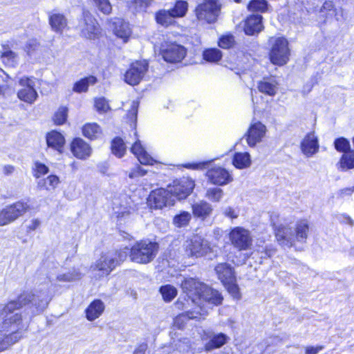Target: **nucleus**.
Segmentation results:
<instances>
[{"label": "nucleus", "instance_id": "obj_1", "mask_svg": "<svg viewBox=\"0 0 354 354\" xmlns=\"http://www.w3.org/2000/svg\"><path fill=\"white\" fill-rule=\"evenodd\" d=\"M50 299L49 284L44 283L32 291L22 292L17 301H11L3 307V321L0 324V353L22 339L23 330H27L28 326L25 327L19 309L28 306L33 316L43 312Z\"/></svg>", "mask_w": 354, "mask_h": 354}, {"label": "nucleus", "instance_id": "obj_2", "mask_svg": "<svg viewBox=\"0 0 354 354\" xmlns=\"http://www.w3.org/2000/svg\"><path fill=\"white\" fill-rule=\"evenodd\" d=\"M309 232V225L306 221H300L295 230L283 225L275 228V236L278 243L283 247L290 248L296 242L305 243Z\"/></svg>", "mask_w": 354, "mask_h": 354}, {"label": "nucleus", "instance_id": "obj_3", "mask_svg": "<svg viewBox=\"0 0 354 354\" xmlns=\"http://www.w3.org/2000/svg\"><path fill=\"white\" fill-rule=\"evenodd\" d=\"M129 248L125 247L119 250H111L103 253L92 266L94 270H98L102 276H106L120 265L127 257Z\"/></svg>", "mask_w": 354, "mask_h": 354}, {"label": "nucleus", "instance_id": "obj_4", "mask_svg": "<svg viewBox=\"0 0 354 354\" xmlns=\"http://www.w3.org/2000/svg\"><path fill=\"white\" fill-rule=\"evenodd\" d=\"M159 245L156 242L142 240L136 242L129 250V257L133 262L146 264L156 257Z\"/></svg>", "mask_w": 354, "mask_h": 354}, {"label": "nucleus", "instance_id": "obj_5", "mask_svg": "<svg viewBox=\"0 0 354 354\" xmlns=\"http://www.w3.org/2000/svg\"><path fill=\"white\" fill-rule=\"evenodd\" d=\"M269 42V59L271 63L280 66L285 65L288 62L290 55L287 39L284 37H271Z\"/></svg>", "mask_w": 354, "mask_h": 354}, {"label": "nucleus", "instance_id": "obj_6", "mask_svg": "<svg viewBox=\"0 0 354 354\" xmlns=\"http://www.w3.org/2000/svg\"><path fill=\"white\" fill-rule=\"evenodd\" d=\"M221 5L218 0H203L195 9L198 21L205 24H214L221 12Z\"/></svg>", "mask_w": 354, "mask_h": 354}, {"label": "nucleus", "instance_id": "obj_7", "mask_svg": "<svg viewBox=\"0 0 354 354\" xmlns=\"http://www.w3.org/2000/svg\"><path fill=\"white\" fill-rule=\"evenodd\" d=\"M30 209L28 201L21 200L6 206L0 211V226L10 224Z\"/></svg>", "mask_w": 354, "mask_h": 354}, {"label": "nucleus", "instance_id": "obj_8", "mask_svg": "<svg viewBox=\"0 0 354 354\" xmlns=\"http://www.w3.org/2000/svg\"><path fill=\"white\" fill-rule=\"evenodd\" d=\"M183 248L185 254L189 257H201L212 250L210 243L201 236L194 235L187 239Z\"/></svg>", "mask_w": 354, "mask_h": 354}, {"label": "nucleus", "instance_id": "obj_9", "mask_svg": "<svg viewBox=\"0 0 354 354\" xmlns=\"http://www.w3.org/2000/svg\"><path fill=\"white\" fill-rule=\"evenodd\" d=\"M175 200L169 189L160 188L152 191L148 198L147 203L151 209H162L165 207L174 205Z\"/></svg>", "mask_w": 354, "mask_h": 354}, {"label": "nucleus", "instance_id": "obj_10", "mask_svg": "<svg viewBox=\"0 0 354 354\" xmlns=\"http://www.w3.org/2000/svg\"><path fill=\"white\" fill-rule=\"evenodd\" d=\"M125 143L131 145V151L137 158L141 165H152L156 162L147 152L141 141L139 140L136 131L133 132V136H130L129 138L126 139Z\"/></svg>", "mask_w": 354, "mask_h": 354}, {"label": "nucleus", "instance_id": "obj_11", "mask_svg": "<svg viewBox=\"0 0 354 354\" xmlns=\"http://www.w3.org/2000/svg\"><path fill=\"white\" fill-rule=\"evenodd\" d=\"M267 133V127L261 122L252 120L247 132L245 134V140L250 147H254L258 143L263 141Z\"/></svg>", "mask_w": 354, "mask_h": 354}, {"label": "nucleus", "instance_id": "obj_12", "mask_svg": "<svg viewBox=\"0 0 354 354\" xmlns=\"http://www.w3.org/2000/svg\"><path fill=\"white\" fill-rule=\"evenodd\" d=\"M194 186V181L191 178L183 177L174 181L173 185L168 187V189L173 198L175 196L178 200H181L191 194Z\"/></svg>", "mask_w": 354, "mask_h": 354}, {"label": "nucleus", "instance_id": "obj_13", "mask_svg": "<svg viewBox=\"0 0 354 354\" xmlns=\"http://www.w3.org/2000/svg\"><path fill=\"white\" fill-rule=\"evenodd\" d=\"M82 19L80 20L79 26L82 35L88 39H94L100 32V27L96 19L88 10H83Z\"/></svg>", "mask_w": 354, "mask_h": 354}, {"label": "nucleus", "instance_id": "obj_14", "mask_svg": "<svg viewBox=\"0 0 354 354\" xmlns=\"http://www.w3.org/2000/svg\"><path fill=\"white\" fill-rule=\"evenodd\" d=\"M148 69L146 61L136 62L130 66L124 75V81L130 85H137L144 77Z\"/></svg>", "mask_w": 354, "mask_h": 354}, {"label": "nucleus", "instance_id": "obj_15", "mask_svg": "<svg viewBox=\"0 0 354 354\" xmlns=\"http://www.w3.org/2000/svg\"><path fill=\"white\" fill-rule=\"evenodd\" d=\"M232 244L239 250H245L252 245V237L248 230L241 227H234L230 233Z\"/></svg>", "mask_w": 354, "mask_h": 354}, {"label": "nucleus", "instance_id": "obj_16", "mask_svg": "<svg viewBox=\"0 0 354 354\" xmlns=\"http://www.w3.org/2000/svg\"><path fill=\"white\" fill-rule=\"evenodd\" d=\"M19 83L23 87L17 92L19 99L26 103L33 104L38 97V94L34 88V80L24 77L19 80Z\"/></svg>", "mask_w": 354, "mask_h": 354}, {"label": "nucleus", "instance_id": "obj_17", "mask_svg": "<svg viewBox=\"0 0 354 354\" xmlns=\"http://www.w3.org/2000/svg\"><path fill=\"white\" fill-rule=\"evenodd\" d=\"M162 56L165 61L170 63L180 62L187 54L186 48L176 43H170L162 47Z\"/></svg>", "mask_w": 354, "mask_h": 354}, {"label": "nucleus", "instance_id": "obj_18", "mask_svg": "<svg viewBox=\"0 0 354 354\" xmlns=\"http://www.w3.org/2000/svg\"><path fill=\"white\" fill-rule=\"evenodd\" d=\"M206 176L211 183L219 186L225 185L233 180L229 171L221 167L209 169L206 173Z\"/></svg>", "mask_w": 354, "mask_h": 354}, {"label": "nucleus", "instance_id": "obj_19", "mask_svg": "<svg viewBox=\"0 0 354 354\" xmlns=\"http://www.w3.org/2000/svg\"><path fill=\"white\" fill-rule=\"evenodd\" d=\"M300 148L306 157H312L319 151V140L314 131L306 135L301 142Z\"/></svg>", "mask_w": 354, "mask_h": 354}, {"label": "nucleus", "instance_id": "obj_20", "mask_svg": "<svg viewBox=\"0 0 354 354\" xmlns=\"http://www.w3.org/2000/svg\"><path fill=\"white\" fill-rule=\"evenodd\" d=\"M263 17L260 15H251L244 21L243 30L245 35H258L263 29Z\"/></svg>", "mask_w": 354, "mask_h": 354}, {"label": "nucleus", "instance_id": "obj_21", "mask_svg": "<svg viewBox=\"0 0 354 354\" xmlns=\"http://www.w3.org/2000/svg\"><path fill=\"white\" fill-rule=\"evenodd\" d=\"M203 285V283L193 278L185 279L181 283L182 289L194 303H198L196 300L199 293H201Z\"/></svg>", "mask_w": 354, "mask_h": 354}, {"label": "nucleus", "instance_id": "obj_22", "mask_svg": "<svg viewBox=\"0 0 354 354\" xmlns=\"http://www.w3.org/2000/svg\"><path fill=\"white\" fill-rule=\"evenodd\" d=\"M71 150L77 158L87 159L91 156L92 149L89 145L81 138H75L71 145Z\"/></svg>", "mask_w": 354, "mask_h": 354}, {"label": "nucleus", "instance_id": "obj_23", "mask_svg": "<svg viewBox=\"0 0 354 354\" xmlns=\"http://www.w3.org/2000/svg\"><path fill=\"white\" fill-rule=\"evenodd\" d=\"M192 209L194 217L201 221H205L209 218L214 210L212 204L204 200L199 201L192 204Z\"/></svg>", "mask_w": 354, "mask_h": 354}, {"label": "nucleus", "instance_id": "obj_24", "mask_svg": "<svg viewBox=\"0 0 354 354\" xmlns=\"http://www.w3.org/2000/svg\"><path fill=\"white\" fill-rule=\"evenodd\" d=\"M201 288V293H199L197 298L199 301L203 300L214 305L221 304L223 297L218 291L211 288L205 283H203Z\"/></svg>", "mask_w": 354, "mask_h": 354}, {"label": "nucleus", "instance_id": "obj_25", "mask_svg": "<svg viewBox=\"0 0 354 354\" xmlns=\"http://www.w3.org/2000/svg\"><path fill=\"white\" fill-rule=\"evenodd\" d=\"M113 26L115 35L122 39L124 41H127L131 33L129 23L122 19L117 18L113 22Z\"/></svg>", "mask_w": 354, "mask_h": 354}, {"label": "nucleus", "instance_id": "obj_26", "mask_svg": "<svg viewBox=\"0 0 354 354\" xmlns=\"http://www.w3.org/2000/svg\"><path fill=\"white\" fill-rule=\"evenodd\" d=\"M218 279L222 283L234 280L235 274L232 266L227 263H218L214 268Z\"/></svg>", "mask_w": 354, "mask_h": 354}, {"label": "nucleus", "instance_id": "obj_27", "mask_svg": "<svg viewBox=\"0 0 354 354\" xmlns=\"http://www.w3.org/2000/svg\"><path fill=\"white\" fill-rule=\"evenodd\" d=\"M104 310V304L100 299H95L90 304L86 310L87 319L93 321L98 318Z\"/></svg>", "mask_w": 354, "mask_h": 354}, {"label": "nucleus", "instance_id": "obj_28", "mask_svg": "<svg viewBox=\"0 0 354 354\" xmlns=\"http://www.w3.org/2000/svg\"><path fill=\"white\" fill-rule=\"evenodd\" d=\"M46 142L49 147H52L58 151H61V149L64 145L65 140L64 136L59 132L52 131L46 136Z\"/></svg>", "mask_w": 354, "mask_h": 354}, {"label": "nucleus", "instance_id": "obj_29", "mask_svg": "<svg viewBox=\"0 0 354 354\" xmlns=\"http://www.w3.org/2000/svg\"><path fill=\"white\" fill-rule=\"evenodd\" d=\"M175 18L171 10H160L155 14L156 23L164 27L173 24Z\"/></svg>", "mask_w": 354, "mask_h": 354}, {"label": "nucleus", "instance_id": "obj_30", "mask_svg": "<svg viewBox=\"0 0 354 354\" xmlns=\"http://www.w3.org/2000/svg\"><path fill=\"white\" fill-rule=\"evenodd\" d=\"M228 337L223 333L214 334L210 337V339L205 345L206 351H211L214 349L221 348L227 341Z\"/></svg>", "mask_w": 354, "mask_h": 354}, {"label": "nucleus", "instance_id": "obj_31", "mask_svg": "<svg viewBox=\"0 0 354 354\" xmlns=\"http://www.w3.org/2000/svg\"><path fill=\"white\" fill-rule=\"evenodd\" d=\"M49 23L52 29L57 32H62L67 26L66 17L59 13L50 15Z\"/></svg>", "mask_w": 354, "mask_h": 354}, {"label": "nucleus", "instance_id": "obj_32", "mask_svg": "<svg viewBox=\"0 0 354 354\" xmlns=\"http://www.w3.org/2000/svg\"><path fill=\"white\" fill-rule=\"evenodd\" d=\"M124 199L125 201V204H120L117 201L113 202L114 214L118 218H124L131 214L134 211V208L129 205L127 201V197L124 196Z\"/></svg>", "mask_w": 354, "mask_h": 354}, {"label": "nucleus", "instance_id": "obj_33", "mask_svg": "<svg viewBox=\"0 0 354 354\" xmlns=\"http://www.w3.org/2000/svg\"><path fill=\"white\" fill-rule=\"evenodd\" d=\"M232 163L238 169H245L251 165L250 155L248 152H238L234 155Z\"/></svg>", "mask_w": 354, "mask_h": 354}, {"label": "nucleus", "instance_id": "obj_34", "mask_svg": "<svg viewBox=\"0 0 354 354\" xmlns=\"http://www.w3.org/2000/svg\"><path fill=\"white\" fill-rule=\"evenodd\" d=\"M200 316L201 314L198 312L188 311L176 316L174 324L178 328H183L187 321L199 319Z\"/></svg>", "mask_w": 354, "mask_h": 354}, {"label": "nucleus", "instance_id": "obj_35", "mask_svg": "<svg viewBox=\"0 0 354 354\" xmlns=\"http://www.w3.org/2000/svg\"><path fill=\"white\" fill-rule=\"evenodd\" d=\"M258 89L260 92L270 96H274L277 90V83L273 80L264 79L258 84Z\"/></svg>", "mask_w": 354, "mask_h": 354}, {"label": "nucleus", "instance_id": "obj_36", "mask_svg": "<svg viewBox=\"0 0 354 354\" xmlns=\"http://www.w3.org/2000/svg\"><path fill=\"white\" fill-rule=\"evenodd\" d=\"M59 178L56 175H50L47 178L41 179L37 183L39 189L48 191L54 190L59 183Z\"/></svg>", "mask_w": 354, "mask_h": 354}, {"label": "nucleus", "instance_id": "obj_37", "mask_svg": "<svg viewBox=\"0 0 354 354\" xmlns=\"http://www.w3.org/2000/svg\"><path fill=\"white\" fill-rule=\"evenodd\" d=\"M96 82V77L92 75L82 78L74 84L73 91L79 93L86 92L89 85H93L95 84Z\"/></svg>", "mask_w": 354, "mask_h": 354}, {"label": "nucleus", "instance_id": "obj_38", "mask_svg": "<svg viewBox=\"0 0 354 354\" xmlns=\"http://www.w3.org/2000/svg\"><path fill=\"white\" fill-rule=\"evenodd\" d=\"M1 59L2 62L9 67H15L18 64L17 55L5 47H3V50L1 52Z\"/></svg>", "mask_w": 354, "mask_h": 354}, {"label": "nucleus", "instance_id": "obj_39", "mask_svg": "<svg viewBox=\"0 0 354 354\" xmlns=\"http://www.w3.org/2000/svg\"><path fill=\"white\" fill-rule=\"evenodd\" d=\"M337 165L339 169L342 171H346L354 168V150L344 153Z\"/></svg>", "mask_w": 354, "mask_h": 354}, {"label": "nucleus", "instance_id": "obj_40", "mask_svg": "<svg viewBox=\"0 0 354 354\" xmlns=\"http://www.w3.org/2000/svg\"><path fill=\"white\" fill-rule=\"evenodd\" d=\"M82 131L84 136L91 140L96 139L101 135L100 127L95 123L84 125Z\"/></svg>", "mask_w": 354, "mask_h": 354}, {"label": "nucleus", "instance_id": "obj_41", "mask_svg": "<svg viewBox=\"0 0 354 354\" xmlns=\"http://www.w3.org/2000/svg\"><path fill=\"white\" fill-rule=\"evenodd\" d=\"M192 219V214L189 212L181 211L173 218V224L177 227H183L188 225Z\"/></svg>", "mask_w": 354, "mask_h": 354}, {"label": "nucleus", "instance_id": "obj_42", "mask_svg": "<svg viewBox=\"0 0 354 354\" xmlns=\"http://www.w3.org/2000/svg\"><path fill=\"white\" fill-rule=\"evenodd\" d=\"M126 146L123 140L120 138H115L111 143L112 153L118 158H122L126 152Z\"/></svg>", "mask_w": 354, "mask_h": 354}, {"label": "nucleus", "instance_id": "obj_43", "mask_svg": "<svg viewBox=\"0 0 354 354\" xmlns=\"http://www.w3.org/2000/svg\"><path fill=\"white\" fill-rule=\"evenodd\" d=\"M82 274L76 269L68 271L66 273L59 274L57 276V279L61 282H71L81 279Z\"/></svg>", "mask_w": 354, "mask_h": 354}, {"label": "nucleus", "instance_id": "obj_44", "mask_svg": "<svg viewBox=\"0 0 354 354\" xmlns=\"http://www.w3.org/2000/svg\"><path fill=\"white\" fill-rule=\"evenodd\" d=\"M203 56L207 62H217L221 59L222 53L218 48H209L204 50Z\"/></svg>", "mask_w": 354, "mask_h": 354}, {"label": "nucleus", "instance_id": "obj_45", "mask_svg": "<svg viewBox=\"0 0 354 354\" xmlns=\"http://www.w3.org/2000/svg\"><path fill=\"white\" fill-rule=\"evenodd\" d=\"M160 292L166 302L171 301L177 295V290L171 285L161 286Z\"/></svg>", "mask_w": 354, "mask_h": 354}, {"label": "nucleus", "instance_id": "obj_46", "mask_svg": "<svg viewBox=\"0 0 354 354\" xmlns=\"http://www.w3.org/2000/svg\"><path fill=\"white\" fill-rule=\"evenodd\" d=\"M224 195L223 189L218 187H212L207 189L205 197L209 201L218 203L221 201Z\"/></svg>", "mask_w": 354, "mask_h": 354}, {"label": "nucleus", "instance_id": "obj_47", "mask_svg": "<svg viewBox=\"0 0 354 354\" xmlns=\"http://www.w3.org/2000/svg\"><path fill=\"white\" fill-rule=\"evenodd\" d=\"M268 4L266 0H252L248 8L250 11L264 12L268 10Z\"/></svg>", "mask_w": 354, "mask_h": 354}, {"label": "nucleus", "instance_id": "obj_48", "mask_svg": "<svg viewBox=\"0 0 354 354\" xmlns=\"http://www.w3.org/2000/svg\"><path fill=\"white\" fill-rule=\"evenodd\" d=\"M188 8V3L186 1H176L174 8L171 9L174 17H182L185 15Z\"/></svg>", "mask_w": 354, "mask_h": 354}, {"label": "nucleus", "instance_id": "obj_49", "mask_svg": "<svg viewBox=\"0 0 354 354\" xmlns=\"http://www.w3.org/2000/svg\"><path fill=\"white\" fill-rule=\"evenodd\" d=\"M218 46L223 49H229L235 44L234 37L232 34L222 35L218 41Z\"/></svg>", "mask_w": 354, "mask_h": 354}, {"label": "nucleus", "instance_id": "obj_50", "mask_svg": "<svg viewBox=\"0 0 354 354\" xmlns=\"http://www.w3.org/2000/svg\"><path fill=\"white\" fill-rule=\"evenodd\" d=\"M223 284L234 298L237 299L241 298L239 288L236 282V277L234 278V280H230Z\"/></svg>", "mask_w": 354, "mask_h": 354}, {"label": "nucleus", "instance_id": "obj_51", "mask_svg": "<svg viewBox=\"0 0 354 354\" xmlns=\"http://www.w3.org/2000/svg\"><path fill=\"white\" fill-rule=\"evenodd\" d=\"M334 146L337 151L344 153L351 151L349 141L343 137L337 138L334 142Z\"/></svg>", "mask_w": 354, "mask_h": 354}, {"label": "nucleus", "instance_id": "obj_52", "mask_svg": "<svg viewBox=\"0 0 354 354\" xmlns=\"http://www.w3.org/2000/svg\"><path fill=\"white\" fill-rule=\"evenodd\" d=\"M95 4L98 10L104 15H109L112 10V6L109 0H95Z\"/></svg>", "mask_w": 354, "mask_h": 354}, {"label": "nucleus", "instance_id": "obj_53", "mask_svg": "<svg viewBox=\"0 0 354 354\" xmlns=\"http://www.w3.org/2000/svg\"><path fill=\"white\" fill-rule=\"evenodd\" d=\"M147 171L142 167L140 165L136 164L129 172L128 176L131 179H137L144 176Z\"/></svg>", "mask_w": 354, "mask_h": 354}, {"label": "nucleus", "instance_id": "obj_54", "mask_svg": "<svg viewBox=\"0 0 354 354\" xmlns=\"http://www.w3.org/2000/svg\"><path fill=\"white\" fill-rule=\"evenodd\" d=\"M68 109L66 107H60L54 115V121L56 124H63L67 118Z\"/></svg>", "mask_w": 354, "mask_h": 354}, {"label": "nucleus", "instance_id": "obj_55", "mask_svg": "<svg viewBox=\"0 0 354 354\" xmlns=\"http://www.w3.org/2000/svg\"><path fill=\"white\" fill-rule=\"evenodd\" d=\"M95 106L100 112H106L109 109L108 102L104 97H100L95 100Z\"/></svg>", "mask_w": 354, "mask_h": 354}, {"label": "nucleus", "instance_id": "obj_56", "mask_svg": "<svg viewBox=\"0 0 354 354\" xmlns=\"http://www.w3.org/2000/svg\"><path fill=\"white\" fill-rule=\"evenodd\" d=\"M35 177L38 178L48 172V168L44 164L37 162L35 165Z\"/></svg>", "mask_w": 354, "mask_h": 354}, {"label": "nucleus", "instance_id": "obj_57", "mask_svg": "<svg viewBox=\"0 0 354 354\" xmlns=\"http://www.w3.org/2000/svg\"><path fill=\"white\" fill-rule=\"evenodd\" d=\"M152 0H133L135 9L137 11H145L151 5Z\"/></svg>", "mask_w": 354, "mask_h": 354}, {"label": "nucleus", "instance_id": "obj_58", "mask_svg": "<svg viewBox=\"0 0 354 354\" xmlns=\"http://www.w3.org/2000/svg\"><path fill=\"white\" fill-rule=\"evenodd\" d=\"M37 43L34 40L29 41L26 46V51L30 56L32 55L34 52L38 48Z\"/></svg>", "mask_w": 354, "mask_h": 354}, {"label": "nucleus", "instance_id": "obj_59", "mask_svg": "<svg viewBox=\"0 0 354 354\" xmlns=\"http://www.w3.org/2000/svg\"><path fill=\"white\" fill-rule=\"evenodd\" d=\"M210 161H203L196 163H191L187 165L185 167L187 168L193 169H204L207 165L209 164Z\"/></svg>", "mask_w": 354, "mask_h": 354}, {"label": "nucleus", "instance_id": "obj_60", "mask_svg": "<svg viewBox=\"0 0 354 354\" xmlns=\"http://www.w3.org/2000/svg\"><path fill=\"white\" fill-rule=\"evenodd\" d=\"M138 106H139V103L138 101L132 102L131 109L129 111V113H128L129 116L131 119L136 120Z\"/></svg>", "mask_w": 354, "mask_h": 354}, {"label": "nucleus", "instance_id": "obj_61", "mask_svg": "<svg viewBox=\"0 0 354 354\" xmlns=\"http://www.w3.org/2000/svg\"><path fill=\"white\" fill-rule=\"evenodd\" d=\"M223 214L225 216L230 218H236L238 217V212L231 207H227L223 210Z\"/></svg>", "mask_w": 354, "mask_h": 354}, {"label": "nucleus", "instance_id": "obj_62", "mask_svg": "<svg viewBox=\"0 0 354 354\" xmlns=\"http://www.w3.org/2000/svg\"><path fill=\"white\" fill-rule=\"evenodd\" d=\"M339 220L341 223L348 224L350 226L354 225V221L347 214H341L339 217Z\"/></svg>", "mask_w": 354, "mask_h": 354}, {"label": "nucleus", "instance_id": "obj_63", "mask_svg": "<svg viewBox=\"0 0 354 354\" xmlns=\"http://www.w3.org/2000/svg\"><path fill=\"white\" fill-rule=\"evenodd\" d=\"M322 349H323V346H307L305 348V353L306 354H317Z\"/></svg>", "mask_w": 354, "mask_h": 354}, {"label": "nucleus", "instance_id": "obj_64", "mask_svg": "<svg viewBox=\"0 0 354 354\" xmlns=\"http://www.w3.org/2000/svg\"><path fill=\"white\" fill-rule=\"evenodd\" d=\"M333 8H334V5L332 1H325L322 6L321 11L322 12H324V10L331 11V10H333Z\"/></svg>", "mask_w": 354, "mask_h": 354}]
</instances>
